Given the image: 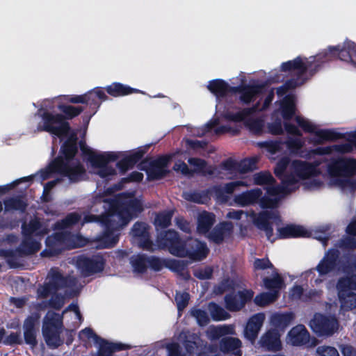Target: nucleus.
Returning <instances> with one entry per match:
<instances>
[{
    "mask_svg": "<svg viewBox=\"0 0 356 356\" xmlns=\"http://www.w3.org/2000/svg\"><path fill=\"white\" fill-rule=\"evenodd\" d=\"M315 137L312 142L315 145L323 144L325 141H336L345 138V134L337 132L334 129H316L313 133Z\"/></svg>",
    "mask_w": 356,
    "mask_h": 356,
    "instance_id": "nucleus-32",
    "label": "nucleus"
},
{
    "mask_svg": "<svg viewBox=\"0 0 356 356\" xmlns=\"http://www.w3.org/2000/svg\"><path fill=\"white\" fill-rule=\"evenodd\" d=\"M181 239L179 233L174 229L163 231L157 235L156 246L158 249L167 250L171 254L176 256L180 252L179 248Z\"/></svg>",
    "mask_w": 356,
    "mask_h": 356,
    "instance_id": "nucleus-15",
    "label": "nucleus"
},
{
    "mask_svg": "<svg viewBox=\"0 0 356 356\" xmlns=\"http://www.w3.org/2000/svg\"><path fill=\"white\" fill-rule=\"evenodd\" d=\"M264 320L265 315L264 313L255 314L248 319L244 330V335L252 343L257 338Z\"/></svg>",
    "mask_w": 356,
    "mask_h": 356,
    "instance_id": "nucleus-20",
    "label": "nucleus"
},
{
    "mask_svg": "<svg viewBox=\"0 0 356 356\" xmlns=\"http://www.w3.org/2000/svg\"><path fill=\"white\" fill-rule=\"evenodd\" d=\"M234 332V328L231 325H223L213 327L210 330L211 337L213 339H222L227 337V334H232Z\"/></svg>",
    "mask_w": 356,
    "mask_h": 356,
    "instance_id": "nucleus-56",
    "label": "nucleus"
},
{
    "mask_svg": "<svg viewBox=\"0 0 356 356\" xmlns=\"http://www.w3.org/2000/svg\"><path fill=\"white\" fill-rule=\"evenodd\" d=\"M292 345L300 346L309 343L310 334L303 325H298L293 327L288 334Z\"/></svg>",
    "mask_w": 356,
    "mask_h": 356,
    "instance_id": "nucleus-27",
    "label": "nucleus"
},
{
    "mask_svg": "<svg viewBox=\"0 0 356 356\" xmlns=\"http://www.w3.org/2000/svg\"><path fill=\"white\" fill-rule=\"evenodd\" d=\"M176 257H188L193 261H202L209 254V250L204 242L189 237L181 239Z\"/></svg>",
    "mask_w": 356,
    "mask_h": 356,
    "instance_id": "nucleus-10",
    "label": "nucleus"
},
{
    "mask_svg": "<svg viewBox=\"0 0 356 356\" xmlns=\"http://www.w3.org/2000/svg\"><path fill=\"white\" fill-rule=\"evenodd\" d=\"M148 256L145 254H139L131 259V264L134 271L137 273L143 274L148 268Z\"/></svg>",
    "mask_w": 356,
    "mask_h": 356,
    "instance_id": "nucleus-46",
    "label": "nucleus"
},
{
    "mask_svg": "<svg viewBox=\"0 0 356 356\" xmlns=\"http://www.w3.org/2000/svg\"><path fill=\"white\" fill-rule=\"evenodd\" d=\"M63 321L56 313L47 314L43 321L42 332L47 345L51 348H56L63 343L60 334L63 330Z\"/></svg>",
    "mask_w": 356,
    "mask_h": 356,
    "instance_id": "nucleus-8",
    "label": "nucleus"
},
{
    "mask_svg": "<svg viewBox=\"0 0 356 356\" xmlns=\"http://www.w3.org/2000/svg\"><path fill=\"white\" fill-rule=\"evenodd\" d=\"M106 261L102 255L92 257L79 256L76 259V266L84 277H89L104 270Z\"/></svg>",
    "mask_w": 356,
    "mask_h": 356,
    "instance_id": "nucleus-14",
    "label": "nucleus"
},
{
    "mask_svg": "<svg viewBox=\"0 0 356 356\" xmlns=\"http://www.w3.org/2000/svg\"><path fill=\"white\" fill-rule=\"evenodd\" d=\"M215 222V215L213 213L204 211L197 219V229L200 234H207L209 232Z\"/></svg>",
    "mask_w": 356,
    "mask_h": 356,
    "instance_id": "nucleus-40",
    "label": "nucleus"
},
{
    "mask_svg": "<svg viewBox=\"0 0 356 356\" xmlns=\"http://www.w3.org/2000/svg\"><path fill=\"white\" fill-rule=\"evenodd\" d=\"M257 161L254 158H247L238 162V172L247 173L252 172L257 168Z\"/></svg>",
    "mask_w": 356,
    "mask_h": 356,
    "instance_id": "nucleus-57",
    "label": "nucleus"
},
{
    "mask_svg": "<svg viewBox=\"0 0 356 356\" xmlns=\"http://www.w3.org/2000/svg\"><path fill=\"white\" fill-rule=\"evenodd\" d=\"M145 154V151L144 149H138L118 161L116 166L124 174L139 162Z\"/></svg>",
    "mask_w": 356,
    "mask_h": 356,
    "instance_id": "nucleus-33",
    "label": "nucleus"
},
{
    "mask_svg": "<svg viewBox=\"0 0 356 356\" xmlns=\"http://www.w3.org/2000/svg\"><path fill=\"white\" fill-rule=\"evenodd\" d=\"M317 63L314 56H310L309 58H305L304 61L300 56H298L293 60H289L282 63L281 70L282 72H291L296 70L298 72L296 77L290 79L284 83L289 90L296 88L297 87L302 85L309 77H305L308 74L309 77L313 76L317 72L312 73L310 67L311 64L312 68Z\"/></svg>",
    "mask_w": 356,
    "mask_h": 356,
    "instance_id": "nucleus-6",
    "label": "nucleus"
},
{
    "mask_svg": "<svg viewBox=\"0 0 356 356\" xmlns=\"http://www.w3.org/2000/svg\"><path fill=\"white\" fill-rule=\"evenodd\" d=\"M281 113L285 121L291 120L296 113L295 99L293 95H287L280 102Z\"/></svg>",
    "mask_w": 356,
    "mask_h": 356,
    "instance_id": "nucleus-37",
    "label": "nucleus"
},
{
    "mask_svg": "<svg viewBox=\"0 0 356 356\" xmlns=\"http://www.w3.org/2000/svg\"><path fill=\"white\" fill-rule=\"evenodd\" d=\"M291 161L289 157L284 156L281 158L276 163L274 168V174L278 178H282L286 173V170L288 168Z\"/></svg>",
    "mask_w": 356,
    "mask_h": 356,
    "instance_id": "nucleus-62",
    "label": "nucleus"
},
{
    "mask_svg": "<svg viewBox=\"0 0 356 356\" xmlns=\"http://www.w3.org/2000/svg\"><path fill=\"white\" fill-rule=\"evenodd\" d=\"M277 235L279 238L308 237L309 232L301 225L290 224L278 228Z\"/></svg>",
    "mask_w": 356,
    "mask_h": 356,
    "instance_id": "nucleus-29",
    "label": "nucleus"
},
{
    "mask_svg": "<svg viewBox=\"0 0 356 356\" xmlns=\"http://www.w3.org/2000/svg\"><path fill=\"white\" fill-rule=\"evenodd\" d=\"M339 301L341 308L345 311H350L356 307V293L350 291L343 293H338Z\"/></svg>",
    "mask_w": 356,
    "mask_h": 356,
    "instance_id": "nucleus-48",
    "label": "nucleus"
},
{
    "mask_svg": "<svg viewBox=\"0 0 356 356\" xmlns=\"http://www.w3.org/2000/svg\"><path fill=\"white\" fill-rule=\"evenodd\" d=\"M207 88L217 99L225 97L227 95L228 83L220 79H213L209 81Z\"/></svg>",
    "mask_w": 356,
    "mask_h": 356,
    "instance_id": "nucleus-41",
    "label": "nucleus"
},
{
    "mask_svg": "<svg viewBox=\"0 0 356 356\" xmlns=\"http://www.w3.org/2000/svg\"><path fill=\"white\" fill-rule=\"evenodd\" d=\"M279 179L281 180L282 186L285 187V193L287 194L295 191L298 188V184L300 179L293 171L289 174H285Z\"/></svg>",
    "mask_w": 356,
    "mask_h": 356,
    "instance_id": "nucleus-45",
    "label": "nucleus"
},
{
    "mask_svg": "<svg viewBox=\"0 0 356 356\" xmlns=\"http://www.w3.org/2000/svg\"><path fill=\"white\" fill-rule=\"evenodd\" d=\"M108 99V97L105 94L103 88L96 87L92 90L85 93L84 104L89 106L92 111V115H95L99 108L102 102Z\"/></svg>",
    "mask_w": 356,
    "mask_h": 356,
    "instance_id": "nucleus-22",
    "label": "nucleus"
},
{
    "mask_svg": "<svg viewBox=\"0 0 356 356\" xmlns=\"http://www.w3.org/2000/svg\"><path fill=\"white\" fill-rule=\"evenodd\" d=\"M259 344L261 348L267 351L277 352L282 348L280 334L275 329L266 331L261 337Z\"/></svg>",
    "mask_w": 356,
    "mask_h": 356,
    "instance_id": "nucleus-19",
    "label": "nucleus"
},
{
    "mask_svg": "<svg viewBox=\"0 0 356 356\" xmlns=\"http://www.w3.org/2000/svg\"><path fill=\"white\" fill-rule=\"evenodd\" d=\"M60 113L54 114L42 108L38 110L42 120V124L38 126L40 131H46L54 135L60 139H63L71 131L70 124L68 122L79 116L84 110L81 106H72L65 103L57 106Z\"/></svg>",
    "mask_w": 356,
    "mask_h": 356,
    "instance_id": "nucleus-3",
    "label": "nucleus"
},
{
    "mask_svg": "<svg viewBox=\"0 0 356 356\" xmlns=\"http://www.w3.org/2000/svg\"><path fill=\"white\" fill-rule=\"evenodd\" d=\"M322 162V160H315L312 163L301 160H294L291 163V169L298 179H307L311 177L317 176L321 173L318 168Z\"/></svg>",
    "mask_w": 356,
    "mask_h": 356,
    "instance_id": "nucleus-16",
    "label": "nucleus"
},
{
    "mask_svg": "<svg viewBox=\"0 0 356 356\" xmlns=\"http://www.w3.org/2000/svg\"><path fill=\"white\" fill-rule=\"evenodd\" d=\"M314 56L317 63L314 68H312L311 64L309 65L308 67H310L312 73L318 72L325 63L336 58L351 63L356 67V43L350 40H346L342 45L330 46L327 49H324Z\"/></svg>",
    "mask_w": 356,
    "mask_h": 356,
    "instance_id": "nucleus-4",
    "label": "nucleus"
},
{
    "mask_svg": "<svg viewBox=\"0 0 356 356\" xmlns=\"http://www.w3.org/2000/svg\"><path fill=\"white\" fill-rule=\"evenodd\" d=\"M170 161V156L162 155L156 159L146 157L138 165V168L146 172L149 181L160 180L165 177L169 170L166 169Z\"/></svg>",
    "mask_w": 356,
    "mask_h": 356,
    "instance_id": "nucleus-9",
    "label": "nucleus"
},
{
    "mask_svg": "<svg viewBox=\"0 0 356 356\" xmlns=\"http://www.w3.org/2000/svg\"><path fill=\"white\" fill-rule=\"evenodd\" d=\"M40 318V314L33 312L25 318L23 323L24 341L31 347H35L38 344L36 337Z\"/></svg>",
    "mask_w": 356,
    "mask_h": 356,
    "instance_id": "nucleus-18",
    "label": "nucleus"
},
{
    "mask_svg": "<svg viewBox=\"0 0 356 356\" xmlns=\"http://www.w3.org/2000/svg\"><path fill=\"white\" fill-rule=\"evenodd\" d=\"M210 189L198 191H189L184 193V198L191 202L204 204L209 200Z\"/></svg>",
    "mask_w": 356,
    "mask_h": 356,
    "instance_id": "nucleus-44",
    "label": "nucleus"
},
{
    "mask_svg": "<svg viewBox=\"0 0 356 356\" xmlns=\"http://www.w3.org/2000/svg\"><path fill=\"white\" fill-rule=\"evenodd\" d=\"M173 211L171 210L158 213L154 218V224L156 228L165 229L171 225Z\"/></svg>",
    "mask_w": 356,
    "mask_h": 356,
    "instance_id": "nucleus-49",
    "label": "nucleus"
},
{
    "mask_svg": "<svg viewBox=\"0 0 356 356\" xmlns=\"http://www.w3.org/2000/svg\"><path fill=\"white\" fill-rule=\"evenodd\" d=\"M104 89L109 95L113 97H124L134 93L145 94L143 91L139 89L132 88L120 82H113L111 85L105 87Z\"/></svg>",
    "mask_w": 356,
    "mask_h": 356,
    "instance_id": "nucleus-26",
    "label": "nucleus"
},
{
    "mask_svg": "<svg viewBox=\"0 0 356 356\" xmlns=\"http://www.w3.org/2000/svg\"><path fill=\"white\" fill-rule=\"evenodd\" d=\"M210 314L213 321H222L227 319L229 314L220 305L215 302H210L209 305Z\"/></svg>",
    "mask_w": 356,
    "mask_h": 356,
    "instance_id": "nucleus-54",
    "label": "nucleus"
},
{
    "mask_svg": "<svg viewBox=\"0 0 356 356\" xmlns=\"http://www.w3.org/2000/svg\"><path fill=\"white\" fill-rule=\"evenodd\" d=\"M62 144L60 155L50 163V168L63 177H67L70 183H77L82 180L86 169L79 159H74L78 152L77 136L70 133Z\"/></svg>",
    "mask_w": 356,
    "mask_h": 356,
    "instance_id": "nucleus-2",
    "label": "nucleus"
},
{
    "mask_svg": "<svg viewBox=\"0 0 356 356\" xmlns=\"http://www.w3.org/2000/svg\"><path fill=\"white\" fill-rule=\"evenodd\" d=\"M143 211V204L137 198L118 196L110 202L108 216L99 217L91 213L86 214L81 221V225L89 222H102L104 225V231L100 241L105 248H112L119 240L115 232L127 225Z\"/></svg>",
    "mask_w": 356,
    "mask_h": 356,
    "instance_id": "nucleus-1",
    "label": "nucleus"
},
{
    "mask_svg": "<svg viewBox=\"0 0 356 356\" xmlns=\"http://www.w3.org/2000/svg\"><path fill=\"white\" fill-rule=\"evenodd\" d=\"M254 183L256 185L268 186L275 184V179L268 171H261L253 175Z\"/></svg>",
    "mask_w": 356,
    "mask_h": 356,
    "instance_id": "nucleus-53",
    "label": "nucleus"
},
{
    "mask_svg": "<svg viewBox=\"0 0 356 356\" xmlns=\"http://www.w3.org/2000/svg\"><path fill=\"white\" fill-rule=\"evenodd\" d=\"M337 288L338 293H341L342 296L343 293L350 292V290H356V275L339 278L337 284Z\"/></svg>",
    "mask_w": 356,
    "mask_h": 356,
    "instance_id": "nucleus-43",
    "label": "nucleus"
},
{
    "mask_svg": "<svg viewBox=\"0 0 356 356\" xmlns=\"http://www.w3.org/2000/svg\"><path fill=\"white\" fill-rule=\"evenodd\" d=\"M348 142L347 143L336 144L332 146V152H337L339 154L350 153L353 150V147L356 148V131L348 134V137L344 138Z\"/></svg>",
    "mask_w": 356,
    "mask_h": 356,
    "instance_id": "nucleus-39",
    "label": "nucleus"
},
{
    "mask_svg": "<svg viewBox=\"0 0 356 356\" xmlns=\"http://www.w3.org/2000/svg\"><path fill=\"white\" fill-rule=\"evenodd\" d=\"M245 125L254 134H260L263 131L264 122L260 118L249 119L245 122Z\"/></svg>",
    "mask_w": 356,
    "mask_h": 356,
    "instance_id": "nucleus-64",
    "label": "nucleus"
},
{
    "mask_svg": "<svg viewBox=\"0 0 356 356\" xmlns=\"http://www.w3.org/2000/svg\"><path fill=\"white\" fill-rule=\"evenodd\" d=\"M40 243L33 237L23 236V239L19 245L16 248V251L18 256L24 257L35 254L40 250Z\"/></svg>",
    "mask_w": 356,
    "mask_h": 356,
    "instance_id": "nucleus-28",
    "label": "nucleus"
},
{
    "mask_svg": "<svg viewBox=\"0 0 356 356\" xmlns=\"http://www.w3.org/2000/svg\"><path fill=\"white\" fill-rule=\"evenodd\" d=\"M81 220V216L77 212L68 213L64 218L57 220L54 225L55 230H64L72 227Z\"/></svg>",
    "mask_w": 356,
    "mask_h": 356,
    "instance_id": "nucleus-38",
    "label": "nucleus"
},
{
    "mask_svg": "<svg viewBox=\"0 0 356 356\" xmlns=\"http://www.w3.org/2000/svg\"><path fill=\"white\" fill-rule=\"evenodd\" d=\"M339 257L340 252L338 250L329 249L315 268L318 275L324 276L335 271L339 264Z\"/></svg>",
    "mask_w": 356,
    "mask_h": 356,
    "instance_id": "nucleus-17",
    "label": "nucleus"
},
{
    "mask_svg": "<svg viewBox=\"0 0 356 356\" xmlns=\"http://www.w3.org/2000/svg\"><path fill=\"white\" fill-rule=\"evenodd\" d=\"M263 284L270 293H275L277 296L280 290L284 286V281L275 269L273 277H266L263 278Z\"/></svg>",
    "mask_w": 356,
    "mask_h": 356,
    "instance_id": "nucleus-36",
    "label": "nucleus"
},
{
    "mask_svg": "<svg viewBox=\"0 0 356 356\" xmlns=\"http://www.w3.org/2000/svg\"><path fill=\"white\" fill-rule=\"evenodd\" d=\"M327 170L332 177L350 178L356 175V159L339 158L332 159L327 165ZM348 181V179H346Z\"/></svg>",
    "mask_w": 356,
    "mask_h": 356,
    "instance_id": "nucleus-12",
    "label": "nucleus"
},
{
    "mask_svg": "<svg viewBox=\"0 0 356 356\" xmlns=\"http://www.w3.org/2000/svg\"><path fill=\"white\" fill-rule=\"evenodd\" d=\"M188 162L190 165L195 167L193 172L200 173L204 176L213 175L214 170L211 165H207V162L200 158H189Z\"/></svg>",
    "mask_w": 356,
    "mask_h": 356,
    "instance_id": "nucleus-42",
    "label": "nucleus"
},
{
    "mask_svg": "<svg viewBox=\"0 0 356 356\" xmlns=\"http://www.w3.org/2000/svg\"><path fill=\"white\" fill-rule=\"evenodd\" d=\"M80 236L71 232H55L48 236L45 240L46 248L41 252L42 257H55L65 250H71L81 246L79 243Z\"/></svg>",
    "mask_w": 356,
    "mask_h": 356,
    "instance_id": "nucleus-5",
    "label": "nucleus"
},
{
    "mask_svg": "<svg viewBox=\"0 0 356 356\" xmlns=\"http://www.w3.org/2000/svg\"><path fill=\"white\" fill-rule=\"evenodd\" d=\"M83 154L87 156L88 161L95 168H99L107 165L109 162L115 161L118 159L116 153L113 152L97 154L92 149H87V151L83 150Z\"/></svg>",
    "mask_w": 356,
    "mask_h": 356,
    "instance_id": "nucleus-21",
    "label": "nucleus"
},
{
    "mask_svg": "<svg viewBox=\"0 0 356 356\" xmlns=\"http://www.w3.org/2000/svg\"><path fill=\"white\" fill-rule=\"evenodd\" d=\"M309 326L317 336L330 337L337 331L339 322L334 316L316 313L309 322Z\"/></svg>",
    "mask_w": 356,
    "mask_h": 356,
    "instance_id": "nucleus-11",
    "label": "nucleus"
},
{
    "mask_svg": "<svg viewBox=\"0 0 356 356\" xmlns=\"http://www.w3.org/2000/svg\"><path fill=\"white\" fill-rule=\"evenodd\" d=\"M264 84H245L239 97L243 104H250L254 102L257 96L262 93Z\"/></svg>",
    "mask_w": 356,
    "mask_h": 356,
    "instance_id": "nucleus-31",
    "label": "nucleus"
},
{
    "mask_svg": "<svg viewBox=\"0 0 356 356\" xmlns=\"http://www.w3.org/2000/svg\"><path fill=\"white\" fill-rule=\"evenodd\" d=\"M149 227L144 222H136L131 228V234L137 240L149 234Z\"/></svg>",
    "mask_w": 356,
    "mask_h": 356,
    "instance_id": "nucleus-58",
    "label": "nucleus"
},
{
    "mask_svg": "<svg viewBox=\"0 0 356 356\" xmlns=\"http://www.w3.org/2000/svg\"><path fill=\"white\" fill-rule=\"evenodd\" d=\"M277 296L270 292H263L257 295L254 299V303L260 307L266 306L277 299Z\"/></svg>",
    "mask_w": 356,
    "mask_h": 356,
    "instance_id": "nucleus-55",
    "label": "nucleus"
},
{
    "mask_svg": "<svg viewBox=\"0 0 356 356\" xmlns=\"http://www.w3.org/2000/svg\"><path fill=\"white\" fill-rule=\"evenodd\" d=\"M282 142L281 140H266L260 142L259 146L265 148L272 154H276L282 149Z\"/></svg>",
    "mask_w": 356,
    "mask_h": 356,
    "instance_id": "nucleus-61",
    "label": "nucleus"
},
{
    "mask_svg": "<svg viewBox=\"0 0 356 356\" xmlns=\"http://www.w3.org/2000/svg\"><path fill=\"white\" fill-rule=\"evenodd\" d=\"M262 195V191L260 188H254L243 192L234 197V201L240 206L245 207L254 204L259 202Z\"/></svg>",
    "mask_w": 356,
    "mask_h": 356,
    "instance_id": "nucleus-34",
    "label": "nucleus"
},
{
    "mask_svg": "<svg viewBox=\"0 0 356 356\" xmlns=\"http://www.w3.org/2000/svg\"><path fill=\"white\" fill-rule=\"evenodd\" d=\"M96 344L98 345L97 356H113L114 353L131 348L129 345L109 342L102 337Z\"/></svg>",
    "mask_w": 356,
    "mask_h": 356,
    "instance_id": "nucleus-24",
    "label": "nucleus"
},
{
    "mask_svg": "<svg viewBox=\"0 0 356 356\" xmlns=\"http://www.w3.org/2000/svg\"><path fill=\"white\" fill-rule=\"evenodd\" d=\"M188 262L184 260L167 259L166 268L170 270L181 274L186 270Z\"/></svg>",
    "mask_w": 356,
    "mask_h": 356,
    "instance_id": "nucleus-59",
    "label": "nucleus"
},
{
    "mask_svg": "<svg viewBox=\"0 0 356 356\" xmlns=\"http://www.w3.org/2000/svg\"><path fill=\"white\" fill-rule=\"evenodd\" d=\"M191 314L195 318L197 324L200 326H204L209 323V318L204 310L193 308L191 310Z\"/></svg>",
    "mask_w": 356,
    "mask_h": 356,
    "instance_id": "nucleus-63",
    "label": "nucleus"
},
{
    "mask_svg": "<svg viewBox=\"0 0 356 356\" xmlns=\"http://www.w3.org/2000/svg\"><path fill=\"white\" fill-rule=\"evenodd\" d=\"M293 318L292 312L275 314L271 317V322L275 327L284 328L291 324Z\"/></svg>",
    "mask_w": 356,
    "mask_h": 356,
    "instance_id": "nucleus-47",
    "label": "nucleus"
},
{
    "mask_svg": "<svg viewBox=\"0 0 356 356\" xmlns=\"http://www.w3.org/2000/svg\"><path fill=\"white\" fill-rule=\"evenodd\" d=\"M224 300L226 309L230 312H238L243 309L238 293H228L225 295Z\"/></svg>",
    "mask_w": 356,
    "mask_h": 356,
    "instance_id": "nucleus-51",
    "label": "nucleus"
},
{
    "mask_svg": "<svg viewBox=\"0 0 356 356\" xmlns=\"http://www.w3.org/2000/svg\"><path fill=\"white\" fill-rule=\"evenodd\" d=\"M232 229L231 223L227 222H220L216 225L210 232H208V238L213 243L220 245L223 242L225 237L229 234Z\"/></svg>",
    "mask_w": 356,
    "mask_h": 356,
    "instance_id": "nucleus-30",
    "label": "nucleus"
},
{
    "mask_svg": "<svg viewBox=\"0 0 356 356\" xmlns=\"http://www.w3.org/2000/svg\"><path fill=\"white\" fill-rule=\"evenodd\" d=\"M249 216L255 227L258 229L264 231L267 239L273 243L275 238H273V227L270 220H281L280 216L277 213L271 211H261L259 213L252 211Z\"/></svg>",
    "mask_w": 356,
    "mask_h": 356,
    "instance_id": "nucleus-13",
    "label": "nucleus"
},
{
    "mask_svg": "<svg viewBox=\"0 0 356 356\" xmlns=\"http://www.w3.org/2000/svg\"><path fill=\"white\" fill-rule=\"evenodd\" d=\"M148 268L155 272L161 271L163 267L166 268L167 259L160 258L157 256H148Z\"/></svg>",
    "mask_w": 356,
    "mask_h": 356,
    "instance_id": "nucleus-60",
    "label": "nucleus"
},
{
    "mask_svg": "<svg viewBox=\"0 0 356 356\" xmlns=\"http://www.w3.org/2000/svg\"><path fill=\"white\" fill-rule=\"evenodd\" d=\"M241 341L233 337H224L219 341L220 350L223 353H231L235 356H241Z\"/></svg>",
    "mask_w": 356,
    "mask_h": 356,
    "instance_id": "nucleus-25",
    "label": "nucleus"
},
{
    "mask_svg": "<svg viewBox=\"0 0 356 356\" xmlns=\"http://www.w3.org/2000/svg\"><path fill=\"white\" fill-rule=\"evenodd\" d=\"M49 229L45 226L39 218L30 220L28 224L23 223L22 225V233L23 236H33L43 237L47 234Z\"/></svg>",
    "mask_w": 356,
    "mask_h": 356,
    "instance_id": "nucleus-23",
    "label": "nucleus"
},
{
    "mask_svg": "<svg viewBox=\"0 0 356 356\" xmlns=\"http://www.w3.org/2000/svg\"><path fill=\"white\" fill-rule=\"evenodd\" d=\"M6 211H19L24 212L27 207V203L20 197H13L4 201Z\"/></svg>",
    "mask_w": 356,
    "mask_h": 356,
    "instance_id": "nucleus-50",
    "label": "nucleus"
},
{
    "mask_svg": "<svg viewBox=\"0 0 356 356\" xmlns=\"http://www.w3.org/2000/svg\"><path fill=\"white\" fill-rule=\"evenodd\" d=\"M260 106V102H257L256 104L252 105V106L249 108H244L241 111L233 113V112H227L225 113V118L229 121L234 122H241L245 121L248 117L256 113L259 111Z\"/></svg>",
    "mask_w": 356,
    "mask_h": 356,
    "instance_id": "nucleus-35",
    "label": "nucleus"
},
{
    "mask_svg": "<svg viewBox=\"0 0 356 356\" xmlns=\"http://www.w3.org/2000/svg\"><path fill=\"white\" fill-rule=\"evenodd\" d=\"M78 281L71 275H63L58 268H51L47 276V282L38 288L39 298H47L61 289L74 287Z\"/></svg>",
    "mask_w": 356,
    "mask_h": 356,
    "instance_id": "nucleus-7",
    "label": "nucleus"
},
{
    "mask_svg": "<svg viewBox=\"0 0 356 356\" xmlns=\"http://www.w3.org/2000/svg\"><path fill=\"white\" fill-rule=\"evenodd\" d=\"M17 252L11 249H0V257L6 259V263L10 268H17L20 264L17 260Z\"/></svg>",
    "mask_w": 356,
    "mask_h": 356,
    "instance_id": "nucleus-52",
    "label": "nucleus"
}]
</instances>
